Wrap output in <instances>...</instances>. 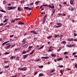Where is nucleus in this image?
I'll list each match as a JSON object with an SVG mask.
<instances>
[{
  "mask_svg": "<svg viewBox=\"0 0 77 77\" xmlns=\"http://www.w3.org/2000/svg\"><path fill=\"white\" fill-rule=\"evenodd\" d=\"M27 68L26 67H24L22 68V70L23 71H25L26 70Z\"/></svg>",
  "mask_w": 77,
  "mask_h": 77,
  "instance_id": "9b49d317",
  "label": "nucleus"
},
{
  "mask_svg": "<svg viewBox=\"0 0 77 77\" xmlns=\"http://www.w3.org/2000/svg\"><path fill=\"white\" fill-rule=\"evenodd\" d=\"M23 54H26V51H23Z\"/></svg>",
  "mask_w": 77,
  "mask_h": 77,
  "instance_id": "09e8293b",
  "label": "nucleus"
},
{
  "mask_svg": "<svg viewBox=\"0 0 77 77\" xmlns=\"http://www.w3.org/2000/svg\"><path fill=\"white\" fill-rule=\"evenodd\" d=\"M75 66L76 68H77V64H75Z\"/></svg>",
  "mask_w": 77,
  "mask_h": 77,
  "instance_id": "680f3d73",
  "label": "nucleus"
},
{
  "mask_svg": "<svg viewBox=\"0 0 77 77\" xmlns=\"http://www.w3.org/2000/svg\"><path fill=\"white\" fill-rule=\"evenodd\" d=\"M44 47V46L43 45L42 46V47H41L40 48H39L38 49L39 50L40 49H42Z\"/></svg>",
  "mask_w": 77,
  "mask_h": 77,
  "instance_id": "c756f323",
  "label": "nucleus"
},
{
  "mask_svg": "<svg viewBox=\"0 0 77 77\" xmlns=\"http://www.w3.org/2000/svg\"><path fill=\"white\" fill-rule=\"evenodd\" d=\"M49 58L48 57H45V59H48Z\"/></svg>",
  "mask_w": 77,
  "mask_h": 77,
  "instance_id": "7c9ffc66",
  "label": "nucleus"
},
{
  "mask_svg": "<svg viewBox=\"0 0 77 77\" xmlns=\"http://www.w3.org/2000/svg\"><path fill=\"white\" fill-rule=\"evenodd\" d=\"M14 8H15L14 7H8V10H11L13 9Z\"/></svg>",
  "mask_w": 77,
  "mask_h": 77,
  "instance_id": "7ed1b4c3",
  "label": "nucleus"
},
{
  "mask_svg": "<svg viewBox=\"0 0 77 77\" xmlns=\"http://www.w3.org/2000/svg\"><path fill=\"white\" fill-rule=\"evenodd\" d=\"M60 38H62L63 37V35H60Z\"/></svg>",
  "mask_w": 77,
  "mask_h": 77,
  "instance_id": "774afa93",
  "label": "nucleus"
},
{
  "mask_svg": "<svg viewBox=\"0 0 77 77\" xmlns=\"http://www.w3.org/2000/svg\"><path fill=\"white\" fill-rule=\"evenodd\" d=\"M68 54V52H67V51L65 52L64 53V55L67 54Z\"/></svg>",
  "mask_w": 77,
  "mask_h": 77,
  "instance_id": "a878e982",
  "label": "nucleus"
},
{
  "mask_svg": "<svg viewBox=\"0 0 77 77\" xmlns=\"http://www.w3.org/2000/svg\"><path fill=\"white\" fill-rule=\"evenodd\" d=\"M35 52V50H32V52L30 54L31 55L32 54Z\"/></svg>",
  "mask_w": 77,
  "mask_h": 77,
  "instance_id": "f3484780",
  "label": "nucleus"
},
{
  "mask_svg": "<svg viewBox=\"0 0 77 77\" xmlns=\"http://www.w3.org/2000/svg\"><path fill=\"white\" fill-rule=\"evenodd\" d=\"M58 67H60V68H62L63 67V66L62 65H59L58 66Z\"/></svg>",
  "mask_w": 77,
  "mask_h": 77,
  "instance_id": "393cba45",
  "label": "nucleus"
},
{
  "mask_svg": "<svg viewBox=\"0 0 77 77\" xmlns=\"http://www.w3.org/2000/svg\"><path fill=\"white\" fill-rule=\"evenodd\" d=\"M9 67V66H4V69H5L8 68Z\"/></svg>",
  "mask_w": 77,
  "mask_h": 77,
  "instance_id": "a211bd4d",
  "label": "nucleus"
},
{
  "mask_svg": "<svg viewBox=\"0 0 77 77\" xmlns=\"http://www.w3.org/2000/svg\"><path fill=\"white\" fill-rule=\"evenodd\" d=\"M17 76V75H15V76L13 75L12 76H11V77H16Z\"/></svg>",
  "mask_w": 77,
  "mask_h": 77,
  "instance_id": "864d4df0",
  "label": "nucleus"
},
{
  "mask_svg": "<svg viewBox=\"0 0 77 77\" xmlns=\"http://www.w3.org/2000/svg\"><path fill=\"white\" fill-rule=\"evenodd\" d=\"M15 45H13L11 46V48H13L15 46Z\"/></svg>",
  "mask_w": 77,
  "mask_h": 77,
  "instance_id": "603ef678",
  "label": "nucleus"
},
{
  "mask_svg": "<svg viewBox=\"0 0 77 77\" xmlns=\"http://www.w3.org/2000/svg\"><path fill=\"white\" fill-rule=\"evenodd\" d=\"M70 40L71 42L72 41H73V38H70Z\"/></svg>",
  "mask_w": 77,
  "mask_h": 77,
  "instance_id": "5fc2aeb1",
  "label": "nucleus"
},
{
  "mask_svg": "<svg viewBox=\"0 0 77 77\" xmlns=\"http://www.w3.org/2000/svg\"><path fill=\"white\" fill-rule=\"evenodd\" d=\"M11 23H14L15 22V20H11Z\"/></svg>",
  "mask_w": 77,
  "mask_h": 77,
  "instance_id": "c85d7f7f",
  "label": "nucleus"
},
{
  "mask_svg": "<svg viewBox=\"0 0 77 77\" xmlns=\"http://www.w3.org/2000/svg\"><path fill=\"white\" fill-rule=\"evenodd\" d=\"M40 2V1H37L36 3V4H38V3H39Z\"/></svg>",
  "mask_w": 77,
  "mask_h": 77,
  "instance_id": "8fccbe9b",
  "label": "nucleus"
},
{
  "mask_svg": "<svg viewBox=\"0 0 77 77\" xmlns=\"http://www.w3.org/2000/svg\"><path fill=\"white\" fill-rule=\"evenodd\" d=\"M76 52H73L72 54L73 55H75L76 54Z\"/></svg>",
  "mask_w": 77,
  "mask_h": 77,
  "instance_id": "e433bc0d",
  "label": "nucleus"
},
{
  "mask_svg": "<svg viewBox=\"0 0 77 77\" xmlns=\"http://www.w3.org/2000/svg\"><path fill=\"white\" fill-rule=\"evenodd\" d=\"M9 42H11V41H7L6 42H5L2 44V45H5L6 44H7Z\"/></svg>",
  "mask_w": 77,
  "mask_h": 77,
  "instance_id": "423d86ee",
  "label": "nucleus"
},
{
  "mask_svg": "<svg viewBox=\"0 0 77 77\" xmlns=\"http://www.w3.org/2000/svg\"><path fill=\"white\" fill-rule=\"evenodd\" d=\"M68 42H71L70 39H68Z\"/></svg>",
  "mask_w": 77,
  "mask_h": 77,
  "instance_id": "338daca9",
  "label": "nucleus"
},
{
  "mask_svg": "<svg viewBox=\"0 0 77 77\" xmlns=\"http://www.w3.org/2000/svg\"><path fill=\"white\" fill-rule=\"evenodd\" d=\"M49 50H48V51L51 52L53 50V46H51L49 48Z\"/></svg>",
  "mask_w": 77,
  "mask_h": 77,
  "instance_id": "f03ea898",
  "label": "nucleus"
},
{
  "mask_svg": "<svg viewBox=\"0 0 77 77\" xmlns=\"http://www.w3.org/2000/svg\"><path fill=\"white\" fill-rule=\"evenodd\" d=\"M3 4H5L6 3V2L5 1H4L3 2Z\"/></svg>",
  "mask_w": 77,
  "mask_h": 77,
  "instance_id": "6e6d98bb",
  "label": "nucleus"
},
{
  "mask_svg": "<svg viewBox=\"0 0 77 77\" xmlns=\"http://www.w3.org/2000/svg\"><path fill=\"white\" fill-rule=\"evenodd\" d=\"M5 54L6 55H8V54H9V53H8V52H5Z\"/></svg>",
  "mask_w": 77,
  "mask_h": 77,
  "instance_id": "58836bf2",
  "label": "nucleus"
},
{
  "mask_svg": "<svg viewBox=\"0 0 77 77\" xmlns=\"http://www.w3.org/2000/svg\"><path fill=\"white\" fill-rule=\"evenodd\" d=\"M52 37V35L49 36H48V37L47 38L48 39H49L50 38H51Z\"/></svg>",
  "mask_w": 77,
  "mask_h": 77,
  "instance_id": "4be33fe9",
  "label": "nucleus"
},
{
  "mask_svg": "<svg viewBox=\"0 0 77 77\" xmlns=\"http://www.w3.org/2000/svg\"><path fill=\"white\" fill-rule=\"evenodd\" d=\"M73 41H75V42H77V39H74L73 40Z\"/></svg>",
  "mask_w": 77,
  "mask_h": 77,
  "instance_id": "c03bdc74",
  "label": "nucleus"
},
{
  "mask_svg": "<svg viewBox=\"0 0 77 77\" xmlns=\"http://www.w3.org/2000/svg\"><path fill=\"white\" fill-rule=\"evenodd\" d=\"M14 36V35H10V37H11H11H13V36Z\"/></svg>",
  "mask_w": 77,
  "mask_h": 77,
  "instance_id": "4d7b16f0",
  "label": "nucleus"
},
{
  "mask_svg": "<svg viewBox=\"0 0 77 77\" xmlns=\"http://www.w3.org/2000/svg\"><path fill=\"white\" fill-rule=\"evenodd\" d=\"M0 11H1V12H2L3 13H6V11L3 10H0Z\"/></svg>",
  "mask_w": 77,
  "mask_h": 77,
  "instance_id": "aec40b11",
  "label": "nucleus"
},
{
  "mask_svg": "<svg viewBox=\"0 0 77 77\" xmlns=\"http://www.w3.org/2000/svg\"><path fill=\"white\" fill-rule=\"evenodd\" d=\"M56 24L58 26H60V27H61V24H62L60 23H57Z\"/></svg>",
  "mask_w": 77,
  "mask_h": 77,
  "instance_id": "ddd939ff",
  "label": "nucleus"
},
{
  "mask_svg": "<svg viewBox=\"0 0 77 77\" xmlns=\"http://www.w3.org/2000/svg\"><path fill=\"white\" fill-rule=\"evenodd\" d=\"M66 47L68 48H72V47H75V45L74 44H72L70 45H66Z\"/></svg>",
  "mask_w": 77,
  "mask_h": 77,
  "instance_id": "f257e3e1",
  "label": "nucleus"
},
{
  "mask_svg": "<svg viewBox=\"0 0 77 77\" xmlns=\"http://www.w3.org/2000/svg\"><path fill=\"white\" fill-rule=\"evenodd\" d=\"M47 17V16L46 15H45V16H44V18H45V19H46V17Z\"/></svg>",
  "mask_w": 77,
  "mask_h": 77,
  "instance_id": "bf43d9fd",
  "label": "nucleus"
},
{
  "mask_svg": "<svg viewBox=\"0 0 77 77\" xmlns=\"http://www.w3.org/2000/svg\"><path fill=\"white\" fill-rule=\"evenodd\" d=\"M54 8V5H53V6H51V9H53V8Z\"/></svg>",
  "mask_w": 77,
  "mask_h": 77,
  "instance_id": "c9c22d12",
  "label": "nucleus"
},
{
  "mask_svg": "<svg viewBox=\"0 0 77 77\" xmlns=\"http://www.w3.org/2000/svg\"><path fill=\"white\" fill-rule=\"evenodd\" d=\"M19 69L20 70H23V68H19Z\"/></svg>",
  "mask_w": 77,
  "mask_h": 77,
  "instance_id": "49530a36",
  "label": "nucleus"
},
{
  "mask_svg": "<svg viewBox=\"0 0 77 77\" xmlns=\"http://www.w3.org/2000/svg\"><path fill=\"white\" fill-rule=\"evenodd\" d=\"M33 2H32L30 4V5H33Z\"/></svg>",
  "mask_w": 77,
  "mask_h": 77,
  "instance_id": "052dcab7",
  "label": "nucleus"
},
{
  "mask_svg": "<svg viewBox=\"0 0 77 77\" xmlns=\"http://www.w3.org/2000/svg\"><path fill=\"white\" fill-rule=\"evenodd\" d=\"M43 76V73H40L38 75V76L39 77H41Z\"/></svg>",
  "mask_w": 77,
  "mask_h": 77,
  "instance_id": "2eb2a0df",
  "label": "nucleus"
},
{
  "mask_svg": "<svg viewBox=\"0 0 77 77\" xmlns=\"http://www.w3.org/2000/svg\"><path fill=\"white\" fill-rule=\"evenodd\" d=\"M27 44H28V43L27 42H25L23 44V46H25L26 45H27Z\"/></svg>",
  "mask_w": 77,
  "mask_h": 77,
  "instance_id": "6e6552de",
  "label": "nucleus"
},
{
  "mask_svg": "<svg viewBox=\"0 0 77 77\" xmlns=\"http://www.w3.org/2000/svg\"><path fill=\"white\" fill-rule=\"evenodd\" d=\"M17 10L19 11H23V9L21 8L20 7H19L17 8Z\"/></svg>",
  "mask_w": 77,
  "mask_h": 77,
  "instance_id": "39448f33",
  "label": "nucleus"
},
{
  "mask_svg": "<svg viewBox=\"0 0 77 77\" xmlns=\"http://www.w3.org/2000/svg\"><path fill=\"white\" fill-rule=\"evenodd\" d=\"M62 43L64 44V45H65L66 44V41H63L62 42Z\"/></svg>",
  "mask_w": 77,
  "mask_h": 77,
  "instance_id": "b1692460",
  "label": "nucleus"
},
{
  "mask_svg": "<svg viewBox=\"0 0 77 77\" xmlns=\"http://www.w3.org/2000/svg\"><path fill=\"white\" fill-rule=\"evenodd\" d=\"M74 3V1L73 0H71L70 1V3L71 5H72Z\"/></svg>",
  "mask_w": 77,
  "mask_h": 77,
  "instance_id": "f8f14e48",
  "label": "nucleus"
},
{
  "mask_svg": "<svg viewBox=\"0 0 77 77\" xmlns=\"http://www.w3.org/2000/svg\"><path fill=\"white\" fill-rule=\"evenodd\" d=\"M62 15V14L61 13H58V15Z\"/></svg>",
  "mask_w": 77,
  "mask_h": 77,
  "instance_id": "69168bd1",
  "label": "nucleus"
},
{
  "mask_svg": "<svg viewBox=\"0 0 77 77\" xmlns=\"http://www.w3.org/2000/svg\"><path fill=\"white\" fill-rule=\"evenodd\" d=\"M51 56L52 57H55L56 56V55L55 54H51Z\"/></svg>",
  "mask_w": 77,
  "mask_h": 77,
  "instance_id": "6ab92c4d",
  "label": "nucleus"
},
{
  "mask_svg": "<svg viewBox=\"0 0 77 77\" xmlns=\"http://www.w3.org/2000/svg\"><path fill=\"white\" fill-rule=\"evenodd\" d=\"M26 41V39L25 38L24 39H23V40L22 42H25Z\"/></svg>",
  "mask_w": 77,
  "mask_h": 77,
  "instance_id": "473e14b6",
  "label": "nucleus"
},
{
  "mask_svg": "<svg viewBox=\"0 0 77 77\" xmlns=\"http://www.w3.org/2000/svg\"><path fill=\"white\" fill-rule=\"evenodd\" d=\"M23 59H25L26 58L28 57V56L27 55V54H26L23 55Z\"/></svg>",
  "mask_w": 77,
  "mask_h": 77,
  "instance_id": "0eeeda50",
  "label": "nucleus"
},
{
  "mask_svg": "<svg viewBox=\"0 0 77 77\" xmlns=\"http://www.w3.org/2000/svg\"><path fill=\"white\" fill-rule=\"evenodd\" d=\"M29 8V7H24V9H28Z\"/></svg>",
  "mask_w": 77,
  "mask_h": 77,
  "instance_id": "bb28decb",
  "label": "nucleus"
},
{
  "mask_svg": "<svg viewBox=\"0 0 77 77\" xmlns=\"http://www.w3.org/2000/svg\"><path fill=\"white\" fill-rule=\"evenodd\" d=\"M43 6L46 7V6H48V5H43Z\"/></svg>",
  "mask_w": 77,
  "mask_h": 77,
  "instance_id": "79ce46f5",
  "label": "nucleus"
},
{
  "mask_svg": "<svg viewBox=\"0 0 77 77\" xmlns=\"http://www.w3.org/2000/svg\"><path fill=\"white\" fill-rule=\"evenodd\" d=\"M30 51H31V49H29L27 51V52H28Z\"/></svg>",
  "mask_w": 77,
  "mask_h": 77,
  "instance_id": "e2e57ef3",
  "label": "nucleus"
},
{
  "mask_svg": "<svg viewBox=\"0 0 77 77\" xmlns=\"http://www.w3.org/2000/svg\"><path fill=\"white\" fill-rule=\"evenodd\" d=\"M18 24L19 25H23V24H24V23H23L21 22L20 21H19L18 22Z\"/></svg>",
  "mask_w": 77,
  "mask_h": 77,
  "instance_id": "9d476101",
  "label": "nucleus"
},
{
  "mask_svg": "<svg viewBox=\"0 0 77 77\" xmlns=\"http://www.w3.org/2000/svg\"><path fill=\"white\" fill-rule=\"evenodd\" d=\"M60 73H61L62 74H63V71L62 70H60Z\"/></svg>",
  "mask_w": 77,
  "mask_h": 77,
  "instance_id": "13d9d810",
  "label": "nucleus"
},
{
  "mask_svg": "<svg viewBox=\"0 0 77 77\" xmlns=\"http://www.w3.org/2000/svg\"><path fill=\"white\" fill-rule=\"evenodd\" d=\"M55 10L54 9H52V12L53 13H54L55 12Z\"/></svg>",
  "mask_w": 77,
  "mask_h": 77,
  "instance_id": "ea45409f",
  "label": "nucleus"
},
{
  "mask_svg": "<svg viewBox=\"0 0 77 77\" xmlns=\"http://www.w3.org/2000/svg\"><path fill=\"white\" fill-rule=\"evenodd\" d=\"M23 3H24V1H21V2H20V3L21 4H23Z\"/></svg>",
  "mask_w": 77,
  "mask_h": 77,
  "instance_id": "a18cd8bd",
  "label": "nucleus"
},
{
  "mask_svg": "<svg viewBox=\"0 0 77 77\" xmlns=\"http://www.w3.org/2000/svg\"><path fill=\"white\" fill-rule=\"evenodd\" d=\"M55 74V73H52L51 74H50L49 75L50 76H52L53 75H54Z\"/></svg>",
  "mask_w": 77,
  "mask_h": 77,
  "instance_id": "37998d69",
  "label": "nucleus"
},
{
  "mask_svg": "<svg viewBox=\"0 0 77 77\" xmlns=\"http://www.w3.org/2000/svg\"><path fill=\"white\" fill-rule=\"evenodd\" d=\"M74 36H76L77 35V34L76 33H74Z\"/></svg>",
  "mask_w": 77,
  "mask_h": 77,
  "instance_id": "72a5a7b5",
  "label": "nucleus"
},
{
  "mask_svg": "<svg viewBox=\"0 0 77 77\" xmlns=\"http://www.w3.org/2000/svg\"><path fill=\"white\" fill-rule=\"evenodd\" d=\"M7 17V16L5 15V16L4 17H3V18L4 19H5V18H6Z\"/></svg>",
  "mask_w": 77,
  "mask_h": 77,
  "instance_id": "a19ab883",
  "label": "nucleus"
},
{
  "mask_svg": "<svg viewBox=\"0 0 77 77\" xmlns=\"http://www.w3.org/2000/svg\"><path fill=\"white\" fill-rule=\"evenodd\" d=\"M7 20H8V19H6L5 20L3 21V23L6 22H7Z\"/></svg>",
  "mask_w": 77,
  "mask_h": 77,
  "instance_id": "5701e85b",
  "label": "nucleus"
},
{
  "mask_svg": "<svg viewBox=\"0 0 77 77\" xmlns=\"http://www.w3.org/2000/svg\"><path fill=\"white\" fill-rule=\"evenodd\" d=\"M54 71V70H52L51 71H50V72L51 73L53 72Z\"/></svg>",
  "mask_w": 77,
  "mask_h": 77,
  "instance_id": "de8ad7c7",
  "label": "nucleus"
},
{
  "mask_svg": "<svg viewBox=\"0 0 77 77\" xmlns=\"http://www.w3.org/2000/svg\"><path fill=\"white\" fill-rule=\"evenodd\" d=\"M32 46H29L28 48V49H30L31 48H32Z\"/></svg>",
  "mask_w": 77,
  "mask_h": 77,
  "instance_id": "4c0bfd02",
  "label": "nucleus"
},
{
  "mask_svg": "<svg viewBox=\"0 0 77 77\" xmlns=\"http://www.w3.org/2000/svg\"><path fill=\"white\" fill-rule=\"evenodd\" d=\"M31 32L34 34H38V33L36 32L35 30L32 31H31Z\"/></svg>",
  "mask_w": 77,
  "mask_h": 77,
  "instance_id": "20e7f679",
  "label": "nucleus"
},
{
  "mask_svg": "<svg viewBox=\"0 0 77 77\" xmlns=\"http://www.w3.org/2000/svg\"><path fill=\"white\" fill-rule=\"evenodd\" d=\"M72 22L73 23H74L75 22V20H72Z\"/></svg>",
  "mask_w": 77,
  "mask_h": 77,
  "instance_id": "0e129e2a",
  "label": "nucleus"
},
{
  "mask_svg": "<svg viewBox=\"0 0 77 77\" xmlns=\"http://www.w3.org/2000/svg\"><path fill=\"white\" fill-rule=\"evenodd\" d=\"M41 61V59H38L36 60H35V61L38 62V61Z\"/></svg>",
  "mask_w": 77,
  "mask_h": 77,
  "instance_id": "cd10ccee",
  "label": "nucleus"
},
{
  "mask_svg": "<svg viewBox=\"0 0 77 77\" xmlns=\"http://www.w3.org/2000/svg\"><path fill=\"white\" fill-rule=\"evenodd\" d=\"M11 46V45H8V46H6L5 47V49H8Z\"/></svg>",
  "mask_w": 77,
  "mask_h": 77,
  "instance_id": "1a4fd4ad",
  "label": "nucleus"
},
{
  "mask_svg": "<svg viewBox=\"0 0 77 77\" xmlns=\"http://www.w3.org/2000/svg\"><path fill=\"white\" fill-rule=\"evenodd\" d=\"M59 36V35H54V37L55 38H56Z\"/></svg>",
  "mask_w": 77,
  "mask_h": 77,
  "instance_id": "412c9836",
  "label": "nucleus"
},
{
  "mask_svg": "<svg viewBox=\"0 0 77 77\" xmlns=\"http://www.w3.org/2000/svg\"><path fill=\"white\" fill-rule=\"evenodd\" d=\"M20 18H16V19H15V20H20Z\"/></svg>",
  "mask_w": 77,
  "mask_h": 77,
  "instance_id": "3c124183",
  "label": "nucleus"
},
{
  "mask_svg": "<svg viewBox=\"0 0 77 77\" xmlns=\"http://www.w3.org/2000/svg\"><path fill=\"white\" fill-rule=\"evenodd\" d=\"M62 59V58H59L57 60V61H59L61 60Z\"/></svg>",
  "mask_w": 77,
  "mask_h": 77,
  "instance_id": "4468645a",
  "label": "nucleus"
},
{
  "mask_svg": "<svg viewBox=\"0 0 77 77\" xmlns=\"http://www.w3.org/2000/svg\"><path fill=\"white\" fill-rule=\"evenodd\" d=\"M60 50H61V49L60 48H59V49H57V52H59L60 51Z\"/></svg>",
  "mask_w": 77,
  "mask_h": 77,
  "instance_id": "f704fd0d",
  "label": "nucleus"
},
{
  "mask_svg": "<svg viewBox=\"0 0 77 77\" xmlns=\"http://www.w3.org/2000/svg\"><path fill=\"white\" fill-rule=\"evenodd\" d=\"M38 72H35V73L34 74V75H36L37 73H38Z\"/></svg>",
  "mask_w": 77,
  "mask_h": 77,
  "instance_id": "2f4dec72",
  "label": "nucleus"
},
{
  "mask_svg": "<svg viewBox=\"0 0 77 77\" xmlns=\"http://www.w3.org/2000/svg\"><path fill=\"white\" fill-rule=\"evenodd\" d=\"M15 58V56H12L10 57V59L11 60H12L13 59H14Z\"/></svg>",
  "mask_w": 77,
  "mask_h": 77,
  "instance_id": "dca6fc26",
  "label": "nucleus"
}]
</instances>
